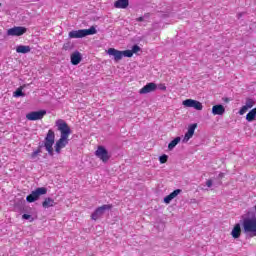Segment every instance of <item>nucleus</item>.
<instances>
[{
    "label": "nucleus",
    "mask_w": 256,
    "mask_h": 256,
    "mask_svg": "<svg viewBox=\"0 0 256 256\" xmlns=\"http://www.w3.org/2000/svg\"><path fill=\"white\" fill-rule=\"evenodd\" d=\"M58 131H60V139L55 143V152L59 155L62 149L69 145V135H71V127L63 119L56 121Z\"/></svg>",
    "instance_id": "obj_1"
},
{
    "label": "nucleus",
    "mask_w": 256,
    "mask_h": 256,
    "mask_svg": "<svg viewBox=\"0 0 256 256\" xmlns=\"http://www.w3.org/2000/svg\"><path fill=\"white\" fill-rule=\"evenodd\" d=\"M241 231V222L235 224L231 231V236L233 237V239H239V237H241Z\"/></svg>",
    "instance_id": "obj_17"
},
{
    "label": "nucleus",
    "mask_w": 256,
    "mask_h": 256,
    "mask_svg": "<svg viewBox=\"0 0 256 256\" xmlns=\"http://www.w3.org/2000/svg\"><path fill=\"white\" fill-rule=\"evenodd\" d=\"M88 35H97V28L91 26L89 29L72 30L69 32V39H83V37H88Z\"/></svg>",
    "instance_id": "obj_4"
},
{
    "label": "nucleus",
    "mask_w": 256,
    "mask_h": 256,
    "mask_svg": "<svg viewBox=\"0 0 256 256\" xmlns=\"http://www.w3.org/2000/svg\"><path fill=\"white\" fill-rule=\"evenodd\" d=\"M16 52L22 53L23 55H25L26 53L31 52V47L30 46H25V45H19V46L16 47Z\"/></svg>",
    "instance_id": "obj_22"
},
{
    "label": "nucleus",
    "mask_w": 256,
    "mask_h": 256,
    "mask_svg": "<svg viewBox=\"0 0 256 256\" xmlns=\"http://www.w3.org/2000/svg\"><path fill=\"white\" fill-rule=\"evenodd\" d=\"M37 155H39V154H38L37 150H35V151L31 154V158H32V159H35V157H37Z\"/></svg>",
    "instance_id": "obj_30"
},
{
    "label": "nucleus",
    "mask_w": 256,
    "mask_h": 256,
    "mask_svg": "<svg viewBox=\"0 0 256 256\" xmlns=\"http://www.w3.org/2000/svg\"><path fill=\"white\" fill-rule=\"evenodd\" d=\"M153 91H157V84L150 82L141 88L139 93L140 95H147V93H153Z\"/></svg>",
    "instance_id": "obj_12"
},
{
    "label": "nucleus",
    "mask_w": 256,
    "mask_h": 256,
    "mask_svg": "<svg viewBox=\"0 0 256 256\" xmlns=\"http://www.w3.org/2000/svg\"><path fill=\"white\" fill-rule=\"evenodd\" d=\"M218 177H219V179H223L225 177V174L224 173H220Z\"/></svg>",
    "instance_id": "obj_34"
},
{
    "label": "nucleus",
    "mask_w": 256,
    "mask_h": 256,
    "mask_svg": "<svg viewBox=\"0 0 256 256\" xmlns=\"http://www.w3.org/2000/svg\"><path fill=\"white\" fill-rule=\"evenodd\" d=\"M144 19H149V17H151V15L149 14V13H146V14H144Z\"/></svg>",
    "instance_id": "obj_32"
},
{
    "label": "nucleus",
    "mask_w": 256,
    "mask_h": 256,
    "mask_svg": "<svg viewBox=\"0 0 256 256\" xmlns=\"http://www.w3.org/2000/svg\"><path fill=\"white\" fill-rule=\"evenodd\" d=\"M254 106H255V100L251 98H247L245 105L242 106L241 109L239 110V115H245V112L249 111V109H252V107Z\"/></svg>",
    "instance_id": "obj_14"
},
{
    "label": "nucleus",
    "mask_w": 256,
    "mask_h": 256,
    "mask_svg": "<svg viewBox=\"0 0 256 256\" xmlns=\"http://www.w3.org/2000/svg\"><path fill=\"white\" fill-rule=\"evenodd\" d=\"M107 53L114 57V61H121V59H123L124 57H127V52L126 50L121 51V50H117L115 48H109Z\"/></svg>",
    "instance_id": "obj_10"
},
{
    "label": "nucleus",
    "mask_w": 256,
    "mask_h": 256,
    "mask_svg": "<svg viewBox=\"0 0 256 256\" xmlns=\"http://www.w3.org/2000/svg\"><path fill=\"white\" fill-rule=\"evenodd\" d=\"M248 217L240 220L243 233H252L256 237V216L255 212H248Z\"/></svg>",
    "instance_id": "obj_3"
},
{
    "label": "nucleus",
    "mask_w": 256,
    "mask_h": 256,
    "mask_svg": "<svg viewBox=\"0 0 256 256\" xmlns=\"http://www.w3.org/2000/svg\"><path fill=\"white\" fill-rule=\"evenodd\" d=\"M179 143H181V137L178 136L168 144V151H173L174 147H177Z\"/></svg>",
    "instance_id": "obj_23"
},
{
    "label": "nucleus",
    "mask_w": 256,
    "mask_h": 256,
    "mask_svg": "<svg viewBox=\"0 0 256 256\" xmlns=\"http://www.w3.org/2000/svg\"><path fill=\"white\" fill-rule=\"evenodd\" d=\"M168 160H169V156L166 154H163L159 157V161L161 164L167 163Z\"/></svg>",
    "instance_id": "obj_28"
},
{
    "label": "nucleus",
    "mask_w": 256,
    "mask_h": 256,
    "mask_svg": "<svg viewBox=\"0 0 256 256\" xmlns=\"http://www.w3.org/2000/svg\"><path fill=\"white\" fill-rule=\"evenodd\" d=\"M206 185L207 187H213V180H207Z\"/></svg>",
    "instance_id": "obj_29"
},
{
    "label": "nucleus",
    "mask_w": 256,
    "mask_h": 256,
    "mask_svg": "<svg viewBox=\"0 0 256 256\" xmlns=\"http://www.w3.org/2000/svg\"><path fill=\"white\" fill-rule=\"evenodd\" d=\"M47 115V110L32 111L26 115L28 121H40Z\"/></svg>",
    "instance_id": "obj_8"
},
{
    "label": "nucleus",
    "mask_w": 256,
    "mask_h": 256,
    "mask_svg": "<svg viewBox=\"0 0 256 256\" xmlns=\"http://www.w3.org/2000/svg\"><path fill=\"white\" fill-rule=\"evenodd\" d=\"M212 115H225V106L223 104H217L212 107Z\"/></svg>",
    "instance_id": "obj_16"
},
{
    "label": "nucleus",
    "mask_w": 256,
    "mask_h": 256,
    "mask_svg": "<svg viewBox=\"0 0 256 256\" xmlns=\"http://www.w3.org/2000/svg\"><path fill=\"white\" fill-rule=\"evenodd\" d=\"M112 209V204H104L95 209V211L91 214V219L93 221H97L98 219H101V217H103L105 213L111 211Z\"/></svg>",
    "instance_id": "obj_5"
},
{
    "label": "nucleus",
    "mask_w": 256,
    "mask_h": 256,
    "mask_svg": "<svg viewBox=\"0 0 256 256\" xmlns=\"http://www.w3.org/2000/svg\"><path fill=\"white\" fill-rule=\"evenodd\" d=\"M27 87V85L20 86L16 91L13 93V97L19 98V97H25V93L23 90Z\"/></svg>",
    "instance_id": "obj_25"
},
{
    "label": "nucleus",
    "mask_w": 256,
    "mask_h": 256,
    "mask_svg": "<svg viewBox=\"0 0 256 256\" xmlns=\"http://www.w3.org/2000/svg\"><path fill=\"white\" fill-rule=\"evenodd\" d=\"M41 195H47L46 187L36 188L26 197V201L27 203H35V201H39V197H41Z\"/></svg>",
    "instance_id": "obj_6"
},
{
    "label": "nucleus",
    "mask_w": 256,
    "mask_h": 256,
    "mask_svg": "<svg viewBox=\"0 0 256 256\" xmlns=\"http://www.w3.org/2000/svg\"><path fill=\"white\" fill-rule=\"evenodd\" d=\"M22 219L26 220V221H30V223H33V221H35V219L33 218V216H31L30 214H23L22 215Z\"/></svg>",
    "instance_id": "obj_27"
},
{
    "label": "nucleus",
    "mask_w": 256,
    "mask_h": 256,
    "mask_svg": "<svg viewBox=\"0 0 256 256\" xmlns=\"http://www.w3.org/2000/svg\"><path fill=\"white\" fill-rule=\"evenodd\" d=\"M53 145H55V132L53 130H49L46 134V137L44 138V141L39 143L37 152L42 153L43 147L48 152V155L50 157H53L55 155V152L53 151Z\"/></svg>",
    "instance_id": "obj_2"
},
{
    "label": "nucleus",
    "mask_w": 256,
    "mask_h": 256,
    "mask_svg": "<svg viewBox=\"0 0 256 256\" xmlns=\"http://www.w3.org/2000/svg\"><path fill=\"white\" fill-rule=\"evenodd\" d=\"M256 118V108H253L252 110H250L247 115H246V121H248V123H251L253 121H255Z\"/></svg>",
    "instance_id": "obj_24"
},
{
    "label": "nucleus",
    "mask_w": 256,
    "mask_h": 256,
    "mask_svg": "<svg viewBox=\"0 0 256 256\" xmlns=\"http://www.w3.org/2000/svg\"><path fill=\"white\" fill-rule=\"evenodd\" d=\"M225 103H229V98L224 99Z\"/></svg>",
    "instance_id": "obj_35"
},
{
    "label": "nucleus",
    "mask_w": 256,
    "mask_h": 256,
    "mask_svg": "<svg viewBox=\"0 0 256 256\" xmlns=\"http://www.w3.org/2000/svg\"><path fill=\"white\" fill-rule=\"evenodd\" d=\"M71 63L73 65H79V63H81L82 59H83V56H81L80 52L79 51H75L71 57Z\"/></svg>",
    "instance_id": "obj_18"
},
{
    "label": "nucleus",
    "mask_w": 256,
    "mask_h": 256,
    "mask_svg": "<svg viewBox=\"0 0 256 256\" xmlns=\"http://www.w3.org/2000/svg\"><path fill=\"white\" fill-rule=\"evenodd\" d=\"M196 129H197V123L191 124L188 127V131L184 135L182 143H187L189 141V139H191L193 137V135H195V130Z\"/></svg>",
    "instance_id": "obj_13"
},
{
    "label": "nucleus",
    "mask_w": 256,
    "mask_h": 256,
    "mask_svg": "<svg viewBox=\"0 0 256 256\" xmlns=\"http://www.w3.org/2000/svg\"><path fill=\"white\" fill-rule=\"evenodd\" d=\"M63 49H64V51H71V49H73V43H71V42L64 43Z\"/></svg>",
    "instance_id": "obj_26"
},
{
    "label": "nucleus",
    "mask_w": 256,
    "mask_h": 256,
    "mask_svg": "<svg viewBox=\"0 0 256 256\" xmlns=\"http://www.w3.org/2000/svg\"><path fill=\"white\" fill-rule=\"evenodd\" d=\"M243 15H245V13L241 12L238 14V19H241L243 17Z\"/></svg>",
    "instance_id": "obj_33"
},
{
    "label": "nucleus",
    "mask_w": 256,
    "mask_h": 256,
    "mask_svg": "<svg viewBox=\"0 0 256 256\" xmlns=\"http://www.w3.org/2000/svg\"><path fill=\"white\" fill-rule=\"evenodd\" d=\"M182 105H184V107H192L196 109V111H203V104L197 100L186 99L182 102Z\"/></svg>",
    "instance_id": "obj_11"
},
{
    "label": "nucleus",
    "mask_w": 256,
    "mask_h": 256,
    "mask_svg": "<svg viewBox=\"0 0 256 256\" xmlns=\"http://www.w3.org/2000/svg\"><path fill=\"white\" fill-rule=\"evenodd\" d=\"M25 33H27V29L23 26H15L7 30V35L11 37H21Z\"/></svg>",
    "instance_id": "obj_9"
},
{
    "label": "nucleus",
    "mask_w": 256,
    "mask_h": 256,
    "mask_svg": "<svg viewBox=\"0 0 256 256\" xmlns=\"http://www.w3.org/2000/svg\"><path fill=\"white\" fill-rule=\"evenodd\" d=\"M116 9H127L129 7V0H117L114 3Z\"/></svg>",
    "instance_id": "obj_19"
},
{
    "label": "nucleus",
    "mask_w": 256,
    "mask_h": 256,
    "mask_svg": "<svg viewBox=\"0 0 256 256\" xmlns=\"http://www.w3.org/2000/svg\"><path fill=\"white\" fill-rule=\"evenodd\" d=\"M161 89H162V91H165V89H167V87L163 86Z\"/></svg>",
    "instance_id": "obj_36"
},
{
    "label": "nucleus",
    "mask_w": 256,
    "mask_h": 256,
    "mask_svg": "<svg viewBox=\"0 0 256 256\" xmlns=\"http://www.w3.org/2000/svg\"><path fill=\"white\" fill-rule=\"evenodd\" d=\"M136 21L143 22V21H145V17L144 16H140L139 18L136 19Z\"/></svg>",
    "instance_id": "obj_31"
},
{
    "label": "nucleus",
    "mask_w": 256,
    "mask_h": 256,
    "mask_svg": "<svg viewBox=\"0 0 256 256\" xmlns=\"http://www.w3.org/2000/svg\"><path fill=\"white\" fill-rule=\"evenodd\" d=\"M183 190L181 189H176L174 190L172 193H170L169 195H167L166 197H164V203H166V205H169V203H171L172 199H175V197H177L178 195H180L182 193Z\"/></svg>",
    "instance_id": "obj_15"
},
{
    "label": "nucleus",
    "mask_w": 256,
    "mask_h": 256,
    "mask_svg": "<svg viewBox=\"0 0 256 256\" xmlns=\"http://www.w3.org/2000/svg\"><path fill=\"white\" fill-rule=\"evenodd\" d=\"M0 7H1V3H0Z\"/></svg>",
    "instance_id": "obj_37"
},
{
    "label": "nucleus",
    "mask_w": 256,
    "mask_h": 256,
    "mask_svg": "<svg viewBox=\"0 0 256 256\" xmlns=\"http://www.w3.org/2000/svg\"><path fill=\"white\" fill-rule=\"evenodd\" d=\"M55 205H57V203H55V200L49 197L45 198L44 201L42 202V207L44 209H49V207H55Z\"/></svg>",
    "instance_id": "obj_20"
},
{
    "label": "nucleus",
    "mask_w": 256,
    "mask_h": 256,
    "mask_svg": "<svg viewBox=\"0 0 256 256\" xmlns=\"http://www.w3.org/2000/svg\"><path fill=\"white\" fill-rule=\"evenodd\" d=\"M141 51V47L139 45L135 44L132 46L131 50H126V57L131 58L133 57L134 53H139Z\"/></svg>",
    "instance_id": "obj_21"
},
{
    "label": "nucleus",
    "mask_w": 256,
    "mask_h": 256,
    "mask_svg": "<svg viewBox=\"0 0 256 256\" xmlns=\"http://www.w3.org/2000/svg\"><path fill=\"white\" fill-rule=\"evenodd\" d=\"M96 157L103 161V163H107L111 156H109V151L104 146H98L97 150L95 151Z\"/></svg>",
    "instance_id": "obj_7"
}]
</instances>
